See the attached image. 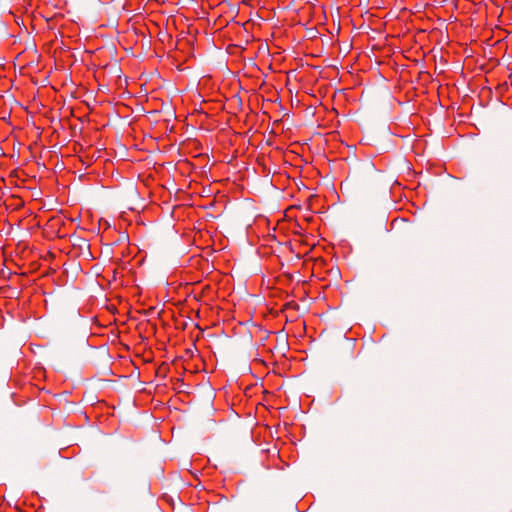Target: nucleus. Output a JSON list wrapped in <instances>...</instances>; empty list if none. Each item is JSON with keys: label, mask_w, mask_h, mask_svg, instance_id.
<instances>
[{"label": "nucleus", "mask_w": 512, "mask_h": 512, "mask_svg": "<svg viewBox=\"0 0 512 512\" xmlns=\"http://www.w3.org/2000/svg\"><path fill=\"white\" fill-rule=\"evenodd\" d=\"M375 174V169L373 164H367L364 171H354V173L350 176V180L357 187H364L367 183H369Z\"/></svg>", "instance_id": "nucleus-1"}, {"label": "nucleus", "mask_w": 512, "mask_h": 512, "mask_svg": "<svg viewBox=\"0 0 512 512\" xmlns=\"http://www.w3.org/2000/svg\"><path fill=\"white\" fill-rule=\"evenodd\" d=\"M79 241H80V243H79V247H80L81 249H84V248H85V249H87V251L89 252L90 245L87 243V241H86V240H84V239H79Z\"/></svg>", "instance_id": "nucleus-2"}, {"label": "nucleus", "mask_w": 512, "mask_h": 512, "mask_svg": "<svg viewBox=\"0 0 512 512\" xmlns=\"http://www.w3.org/2000/svg\"><path fill=\"white\" fill-rule=\"evenodd\" d=\"M121 72L122 71H121L120 67H118V66H113V69L111 70V73L118 78L121 77Z\"/></svg>", "instance_id": "nucleus-3"}, {"label": "nucleus", "mask_w": 512, "mask_h": 512, "mask_svg": "<svg viewBox=\"0 0 512 512\" xmlns=\"http://www.w3.org/2000/svg\"><path fill=\"white\" fill-rule=\"evenodd\" d=\"M294 73H295V70H292V71L288 72V73H287L288 78H289V79H290V77H291V78H294V75H292V74H294Z\"/></svg>", "instance_id": "nucleus-4"}, {"label": "nucleus", "mask_w": 512, "mask_h": 512, "mask_svg": "<svg viewBox=\"0 0 512 512\" xmlns=\"http://www.w3.org/2000/svg\"><path fill=\"white\" fill-rule=\"evenodd\" d=\"M294 73H295V70H292V71L288 72V73H287L288 78H289V79H290V77H291V78H294V75H292V74H294Z\"/></svg>", "instance_id": "nucleus-5"}, {"label": "nucleus", "mask_w": 512, "mask_h": 512, "mask_svg": "<svg viewBox=\"0 0 512 512\" xmlns=\"http://www.w3.org/2000/svg\"><path fill=\"white\" fill-rule=\"evenodd\" d=\"M24 67H25L24 65H21V66H20V69H19V72H20V73H22V70H23V68H24Z\"/></svg>", "instance_id": "nucleus-6"}, {"label": "nucleus", "mask_w": 512, "mask_h": 512, "mask_svg": "<svg viewBox=\"0 0 512 512\" xmlns=\"http://www.w3.org/2000/svg\"><path fill=\"white\" fill-rule=\"evenodd\" d=\"M282 346H283V347H285V346H286V341H285V340H283V341H282Z\"/></svg>", "instance_id": "nucleus-7"}]
</instances>
